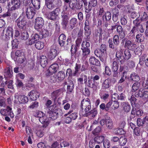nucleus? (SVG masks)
Masks as SVG:
<instances>
[{
	"instance_id": "nucleus-1",
	"label": "nucleus",
	"mask_w": 148,
	"mask_h": 148,
	"mask_svg": "<svg viewBox=\"0 0 148 148\" xmlns=\"http://www.w3.org/2000/svg\"><path fill=\"white\" fill-rule=\"evenodd\" d=\"M107 47L104 44H102L99 48H97L94 51L95 55L99 58L100 60L102 62L106 61L107 56Z\"/></svg>"
},
{
	"instance_id": "nucleus-2",
	"label": "nucleus",
	"mask_w": 148,
	"mask_h": 148,
	"mask_svg": "<svg viewBox=\"0 0 148 148\" xmlns=\"http://www.w3.org/2000/svg\"><path fill=\"white\" fill-rule=\"evenodd\" d=\"M121 44L124 45V48L131 51L134 50L137 46L132 40L128 39L126 40L125 38L122 40Z\"/></svg>"
},
{
	"instance_id": "nucleus-3",
	"label": "nucleus",
	"mask_w": 148,
	"mask_h": 148,
	"mask_svg": "<svg viewBox=\"0 0 148 148\" xmlns=\"http://www.w3.org/2000/svg\"><path fill=\"white\" fill-rule=\"evenodd\" d=\"M80 107L83 111L84 110L85 113L90 110L91 107L90 99L88 98L83 99L81 101Z\"/></svg>"
},
{
	"instance_id": "nucleus-4",
	"label": "nucleus",
	"mask_w": 148,
	"mask_h": 148,
	"mask_svg": "<svg viewBox=\"0 0 148 148\" xmlns=\"http://www.w3.org/2000/svg\"><path fill=\"white\" fill-rule=\"evenodd\" d=\"M23 10L26 12V16L29 19H32L36 13L34 8L29 5H25Z\"/></svg>"
},
{
	"instance_id": "nucleus-5",
	"label": "nucleus",
	"mask_w": 148,
	"mask_h": 148,
	"mask_svg": "<svg viewBox=\"0 0 148 148\" xmlns=\"http://www.w3.org/2000/svg\"><path fill=\"white\" fill-rule=\"evenodd\" d=\"M44 24L43 19L41 17H37L35 19L34 29L37 32H43V27Z\"/></svg>"
},
{
	"instance_id": "nucleus-6",
	"label": "nucleus",
	"mask_w": 148,
	"mask_h": 148,
	"mask_svg": "<svg viewBox=\"0 0 148 148\" xmlns=\"http://www.w3.org/2000/svg\"><path fill=\"white\" fill-rule=\"evenodd\" d=\"M69 5L70 8L72 10H80L82 7V1L77 0H70Z\"/></svg>"
},
{
	"instance_id": "nucleus-7",
	"label": "nucleus",
	"mask_w": 148,
	"mask_h": 148,
	"mask_svg": "<svg viewBox=\"0 0 148 148\" xmlns=\"http://www.w3.org/2000/svg\"><path fill=\"white\" fill-rule=\"evenodd\" d=\"M20 3L19 0H11V3H9L8 4V11L10 12L18 8Z\"/></svg>"
},
{
	"instance_id": "nucleus-8",
	"label": "nucleus",
	"mask_w": 148,
	"mask_h": 148,
	"mask_svg": "<svg viewBox=\"0 0 148 148\" xmlns=\"http://www.w3.org/2000/svg\"><path fill=\"white\" fill-rule=\"evenodd\" d=\"M65 75L64 72L63 71H60L56 75H54L51 77V80L54 83L56 82H59L63 80L65 78Z\"/></svg>"
},
{
	"instance_id": "nucleus-9",
	"label": "nucleus",
	"mask_w": 148,
	"mask_h": 148,
	"mask_svg": "<svg viewBox=\"0 0 148 148\" xmlns=\"http://www.w3.org/2000/svg\"><path fill=\"white\" fill-rule=\"evenodd\" d=\"M84 29L85 37L86 40H89L90 39V36L91 34V30L89 20H85Z\"/></svg>"
},
{
	"instance_id": "nucleus-10",
	"label": "nucleus",
	"mask_w": 148,
	"mask_h": 148,
	"mask_svg": "<svg viewBox=\"0 0 148 148\" xmlns=\"http://www.w3.org/2000/svg\"><path fill=\"white\" fill-rule=\"evenodd\" d=\"M97 0H89L88 4H86L84 7L85 12L86 13H89L92 10V7L96 6L97 5Z\"/></svg>"
},
{
	"instance_id": "nucleus-11",
	"label": "nucleus",
	"mask_w": 148,
	"mask_h": 148,
	"mask_svg": "<svg viewBox=\"0 0 148 148\" xmlns=\"http://www.w3.org/2000/svg\"><path fill=\"white\" fill-rule=\"evenodd\" d=\"M15 23L21 30H23L25 29L26 21L24 18L19 17L16 20Z\"/></svg>"
},
{
	"instance_id": "nucleus-12",
	"label": "nucleus",
	"mask_w": 148,
	"mask_h": 148,
	"mask_svg": "<svg viewBox=\"0 0 148 148\" xmlns=\"http://www.w3.org/2000/svg\"><path fill=\"white\" fill-rule=\"evenodd\" d=\"M116 60L119 61L121 64H123L125 62L123 51L122 49L117 51L116 54Z\"/></svg>"
},
{
	"instance_id": "nucleus-13",
	"label": "nucleus",
	"mask_w": 148,
	"mask_h": 148,
	"mask_svg": "<svg viewBox=\"0 0 148 148\" xmlns=\"http://www.w3.org/2000/svg\"><path fill=\"white\" fill-rule=\"evenodd\" d=\"M58 55L57 51L54 46H51L48 53V58L51 60H53Z\"/></svg>"
},
{
	"instance_id": "nucleus-14",
	"label": "nucleus",
	"mask_w": 148,
	"mask_h": 148,
	"mask_svg": "<svg viewBox=\"0 0 148 148\" xmlns=\"http://www.w3.org/2000/svg\"><path fill=\"white\" fill-rule=\"evenodd\" d=\"M99 84L98 82H95L92 80V76L90 78H88L87 85L89 88H92L93 90H96L97 89Z\"/></svg>"
},
{
	"instance_id": "nucleus-15",
	"label": "nucleus",
	"mask_w": 148,
	"mask_h": 148,
	"mask_svg": "<svg viewBox=\"0 0 148 148\" xmlns=\"http://www.w3.org/2000/svg\"><path fill=\"white\" fill-rule=\"evenodd\" d=\"M62 18L61 25L64 29H66L67 27L69 20V16L66 13H64L61 15Z\"/></svg>"
},
{
	"instance_id": "nucleus-16",
	"label": "nucleus",
	"mask_w": 148,
	"mask_h": 148,
	"mask_svg": "<svg viewBox=\"0 0 148 148\" xmlns=\"http://www.w3.org/2000/svg\"><path fill=\"white\" fill-rule=\"evenodd\" d=\"M116 31L120 38L122 40L124 39L125 36V31L124 29H123L121 25H119L117 26Z\"/></svg>"
},
{
	"instance_id": "nucleus-17",
	"label": "nucleus",
	"mask_w": 148,
	"mask_h": 148,
	"mask_svg": "<svg viewBox=\"0 0 148 148\" xmlns=\"http://www.w3.org/2000/svg\"><path fill=\"white\" fill-rule=\"evenodd\" d=\"M13 29L12 27H8L6 30L5 34V39L8 40L11 37H12L13 34Z\"/></svg>"
},
{
	"instance_id": "nucleus-18",
	"label": "nucleus",
	"mask_w": 148,
	"mask_h": 148,
	"mask_svg": "<svg viewBox=\"0 0 148 148\" xmlns=\"http://www.w3.org/2000/svg\"><path fill=\"white\" fill-rule=\"evenodd\" d=\"M68 82H65L64 84V85H67V92H71L74 88V84L73 81L71 80L68 79Z\"/></svg>"
},
{
	"instance_id": "nucleus-19",
	"label": "nucleus",
	"mask_w": 148,
	"mask_h": 148,
	"mask_svg": "<svg viewBox=\"0 0 148 148\" xmlns=\"http://www.w3.org/2000/svg\"><path fill=\"white\" fill-rule=\"evenodd\" d=\"M30 99L32 101H35L39 97L40 94L35 90H32L28 94Z\"/></svg>"
},
{
	"instance_id": "nucleus-20",
	"label": "nucleus",
	"mask_w": 148,
	"mask_h": 148,
	"mask_svg": "<svg viewBox=\"0 0 148 148\" xmlns=\"http://www.w3.org/2000/svg\"><path fill=\"white\" fill-rule=\"evenodd\" d=\"M111 86V80L109 78L105 79L101 84L102 88L106 90L110 88Z\"/></svg>"
},
{
	"instance_id": "nucleus-21",
	"label": "nucleus",
	"mask_w": 148,
	"mask_h": 148,
	"mask_svg": "<svg viewBox=\"0 0 148 148\" xmlns=\"http://www.w3.org/2000/svg\"><path fill=\"white\" fill-rule=\"evenodd\" d=\"M73 112V110L71 109L67 114H64V116H66L69 114L72 120H75L78 117V113L76 112Z\"/></svg>"
},
{
	"instance_id": "nucleus-22",
	"label": "nucleus",
	"mask_w": 148,
	"mask_h": 148,
	"mask_svg": "<svg viewBox=\"0 0 148 148\" xmlns=\"http://www.w3.org/2000/svg\"><path fill=\"white\" fill-rule=\"evenodd\" d=\"M69 25L70 28L71 29H73L78 25L77 19L74 17L71 18L69 21Z\"/></svg>"
},
{
	"instance_id": "nucleus-23",
	"label": "nucleus",
	"mask_w": 148,
	"mask_h": 148,
	"mask_svg": "<svg viewBox=\"0 0 148 148\" xmlns=\"http://www.w3.org/2000/svg\"><path fill=\"white\" fill-rule=\"evenodd\" d=\"M38 32V34L37 33L33 34L31 36L36 42L39 39H41L43 37V32Z\"/></svg>"
},
{
	"instance_id": "nucleus-24",
	"label": "nucleus",
	"mask_w": 148,
	"mask_h": 148,
	"mask_svg": "<svg viewBox=\"0 0 148 148\" xmlns=\"http://www.w3.org/2000/svg\"><path fill=\"white\" fill-rule=\"evenodd\" d=\"M47 113L49 114V118L51 120H55L58 117V113L57 112L49 110Z\"/></svg>"
},
{
	"instance_id": "nucleus-25",
	"label": "nucleus",
	"mask_w": 148,
	"mask_h": 148,
	"mask_svg": "<svg viewBox=\"0 0 148 148\" xmlns=\"http://www.w3.org/2000/svg\"><path fill=\"white\" fill-rule=\"evenodd\" d=\"M66 39V37L64 34H62L60 35L58 38V42L60 46H64Z\"/></svg>"
},
{
	"instance_id": "nucleus-26",
	"label": "nucleus",
	"mask_w": 148,
	"mask_h": 148,
	"mask_svg": "<svg viewBox=\"0 0 148 148\" xmlns=\"http://www.w3.org/2000/svg\"><path fill=\"white\" fill-rule=\"evenodd\" d=\"M117 123L119 128H124L126 125V119L124 117L120 118L119 119Z\"/></svg>"
},
{
	"instance_id": "nucleus-27",
	"label": "nucleus",
	"mask_w": 148,
	"mask_h": 148,
	"mask_svg": "<svg viewBox=\"0 0 148 148\" xmlns=\"http://www.w3.org/2000/svg\"><path fill=\"white\" fill-rule=\"evenodd\" d=\"M89 61L91 64L100 66L101 64L99 61L95 57L91 56L89 59Z\"/></svg>"
},
{
	"instance_id": "nucleus-28",
	"label": "nucleus",
	"mask_w": 148,
	"mask_h": 148,
	"mask_svg": "<svg viewBox=\"0 0 148 148\" xmlns=\"http://www.w3.org/2000/svg\"><path fill=\"white\" fill-rule=\"evenodd\" d=\"M39 121L41 123L43 124L45 127L47 126L50 123L49 119L47 118V117L45 114L42 117L39 119Z\"/></svg>"
},
{
	"instance_id": "nucleus-29",
	"label": "nucleus",
	"mask_w": 148,
	"mask_h": 148,
	"mask_svg": "<svg viewBox=\"0 0 148 148\" xmlns=\"http://www.w3.org/2000/svg\"><path fill=\"white\" fill-rule=\"evenodd\" d=\"M123 110L125 112L127 113L131 109L130 105L127 102H123L121 103Z\"/></svg>"
},
{
	"instance_id": "nucleus-30",
	"label": "nucleus",
	"mask_w": 148,
	"mask_h": 148,
	"mask_svg": "<svg viewBox=\"0 0 148 148\" xmlns=\"http://www.w3.org/2000/svg\"><path fill=\"white\" fill-rule=\"evenodd\" d=\"M97 113V110H93L89 111L83 115V116L84 117H88L89 116L92 117H95L96 116Z\"/></svg>"
},
{
	"instance_id": "nucleus-31",
	"label": "nucleus",
	"mask_w": 148,
	"mask_h": 148,
	"mask_svg": "<svg viewBox=\"0 0 148 148\" xmlns=\"http://www.w3.org/2000/svg\"><path fill=\"white\" fill-rule=\"evenodd\" d=\"M82 51V59L83 60H85L87 58L88 55L90 52V49H81Z\"/></svg>"
},
{
	"instance_id": "nucleus-32",
	"label": "nucleus",
	"mask_w": 148,
	"mask_h": 148,
	"mask_svg": "<svg viewBox=\"0 0 148 148\" xmlns=\"http://www.w3.org/2000/svg\"><path fill=\"white\" fill-rule=\"evenodd\" d=\"M48 59L45 56H42L40 57V63L41 66L43 68L46 66L47 64Z\"/></svg>"
},
{
	"instance_id": "nucleus-33",
	"label": "nucleus",
	"mask_w": 148,
	"mask_h": 148,
	"mask_svg": "<svg viewBox=\"0 0 148 148\" xmlns=\"http://www.w3.org/2000/svg\"><path fill=\"white\" fill-rule=\"evenodd\" d=\"M84 38L85 39V41H84L82 42L81 44V49H90V44L88 41H90V39L89 40H86L84 37Z\"/></svg>"
},
{
	"instance_id": "nucleus-34",
	"label": "nucleus",
	"mask_w": 148,
	"mask_h": 148,
	"mask_svg": "<svg viewBox=\"0 0 148 148\" xmlns=\"http://www.w3.org/2000/svg\"><path fill=\"white\" fill-rule=\"evenodd\" d=\"M111 18V14L110 12L109 11L105 12L104 14L102 16V19L104 21H109Z\"/></svg>"
},
{
	"instance_id": "nucleus-35",
	"label": "nucleus",
	"mask_w": 148,
	"mask_h": 148,
	"mask_svg": "<svg viewBox=\"0 0 148 148\" xmlns=\"http://www.w3.org/2000/svg\"><path fill=\"white\" fill-rule=\"evenodd\" d=\"M113 12L112 19L113 21L116 22L118 19V16L119 15V10L116 8L114 9Z\"/></svg>"
},
{
	"instance_id": "nucleus-36",
	"label": "nucleus",
	"mask_w": 148,
	"mask_h": 148,
	"mask_svg": "<svg viewBox=\"0 0 148 148\" xmlns=\"http://www.w3.org/2000/svg\"><path fill=\"white\" fill-rule=\"evenodd\" d=\"M59 68L58 64L57 63H54L51 65L49 69L52 73H55L58 70Z\"/></svg>"
},
{
	"instance_id": "nucleus-37",
	"label": "nucleus",
	"mask_w": 148,
	"mask_h": 148,
	"mask_svg": "<svg viewBox=\"0 0 148 148\" xmlns=\"http://www.w3.org/2000/svg\"><path fill=\"white\" fill-rule=\"evenodd\" d=\"M45 4L48 8L50 10H52L55 7V5L53 4L54 1L52 0H45Z\"/></svg>"
},
{
	"instance_id": "nucleus-38",
	"label": "nucleus",
	"mask_w": 148,
	"mask_h": 148,
	"mask_svg": "<svg viewBox=\"0 0 148 148\" xmlns=\"http://www.w3.org/2000/svg\"><path fill=\"white\" fill-rule=\"evenodd\" d=\"M145 39V36L140 33L137 34L136 36V41L137 42L141 43L143 42Z\"/></svg>"
},
{
	"instance_id": "nucleus-39",
	"label": "nucleus",
	"mask_w": 148,
	"mask_h": 148,
	"mask_svg": "<svg viewBox=\"0 0 148 148\" xmlns=\"http://www.w3.org/2000/svg\"><path fill=\"white\" fill-rule=\"evenodd\" d=\"M18 99L19 102L21 103H25L29 101L28 98L25 95H20Z\"/></svg>"
},
{
	"instance_id": "nucleus-40",
	"label": "nucleus",
	"mask_w": 148,
	"mask_h": 148,
	"mask_svg": "<svg viewBox=\"0 0 148 148\" xmlns=\"http://www.w3.org/2000/svg\"><path fill=\"white\" fill-rule=\"evenodd\" d=\"M17 15L16 13L14 12H12V11L9 12L8 11L6 13L4 14H3L4 17L7 16H10L11 18L12 19H15L17 17Z\"/></svg>"
},
{
	"instance_id": "nucleus-41",
	"label": "nucleus",
	"mask_w": 148,
	"mask_h": 148,
	"mask_svg": "<svg viewBox=\"0 0 148 148\" xmlns=\"http://www.w3.org/2000/svg\"><path fill=\"white\" fill-rule=\"evenodd\" d=\"M13 73L12 70H10V68L6 69L4 73V77L5 78H10L13 77Z\"/></svg>"
},
{
	"instance_id": "nucleus-42",
	"label": "nucleus",
	"mask_w": 148,
	"mask_h": 148,
	"mask_svg": "<svg viewBox=\"0 0 148 148\" xmlns=\"http://www.w3.org/2000/svg\"><path fill=\"white\" fill-rule=\"evenodd\" d=\"M139 16H141L140 18L141 21L145 22L148 20V15L146 12H144L143 14L141 12H139Z\"/></svg>"
},
{
	"instance_id": "nucleus-43",
	"label": "nucleus",
	"mask_w": 148,
	"mask_h": 148,
	"mask_svg": "<svg viewBox=\"0 0 148 148\" xmlns=\"http://www.w3.org/2000/svg\"><path fill=\"white\" fill-rule=\"evenodd\" d=\"M107 127L110 129H112L113 127V122L112 120L109 117H107L106 119V123Z\"/></svg>"
},
{
	"instance_id": "nucleus-44",
	"label": "nucleus",
	"mask_w": 148,
	"mask_h": 148,
	"mask_svg": "<svg viewBox=\"0 0 148 148\" xmlns=\"http://www.w3.org/2000/svg\"><path fill=\"white\" fill-rule=\"evenodd\" d=\"M113 96H115L117 97V99L118 100H121V101H124L125 98V96L123 92L121 93L120 94H119V95L117 93H114L112 95V97L115 98V97H114Z\"/></svg>"
},
{
	"instance_id": "nucleus-45",
	"label": "nucleus",
	"mask_w": 148,
	"mask_h": 148,
	"mask_svg": "<svg viewBox=\"0 0 148 148\" xmlns=\"http://www.w3.org/2000/svg\"><path fill=\"white\" fill-rule=\"evenodd\" d=\"M104 139V137L103 136H97L94 138V141L97 144H100L103 142Z\"/></svg>"
},
{
	"instance_id": "nucleus-46",
	"label": "nucleus",
	"mask_w": 148,
	"mask_h": 148,
	"mask_svg": "<svg viewBox=\"0 0 148 148\" xmlns=\"http://www.w3.org/2000/svg\"><path fill=\"white\" fill-rule=\"evenodd\" d=\"M78 48L77 46L75 45H71V56H76L75 54L77 51Z\"/></svg>"
},
{
	"instance_id": "nucleus-47",
	"label": "nucleus",
	"mask_w": 148,
	"mask_h": 148,
	"mask_svg": "<svg viewBox=\"0 0 148 148\" xmlns=\"http://www.w3.org/2000/svg\"><path fill=\"white\" fill-rule=\"evenodd\" d=\"M130 79L131 80L135 82H138L140 80L139 75L135 73H131L130 76Z\"/></svg>"
},
{
	"instance_id": "nucleus-48",
	"label": "nucleus",
	"mask_w": 148,
	"mask_h": 148,
	"mask_svg": "<svg viewBox=\"0 0 148 148\" xmlns=\"http://www.w3.org/2000/svg\"><path fill=\"white\" fill-rule=\"evenodd\" d=\"M124 56L125 61L128 60L131 57L130 51L129 50L125 49L124 52Z\"/></svg>"
},
{
	"instance_id": "nucleus-49",
	"label": "nucleus",
	"mask_w": 148,
	"mask_h": 148,
	"mask_svg": "<svg viewBox=\"0 0 148 148\" xmlns=\"http://www.w3.org/2000/svg\"><path fill=\"white\" fill-rule=\"evenodd\" d=\"M34 7L36 9H38L40 7V0H32L31 1Z\"/></svg>"
},
{
	"instance_id": "nucleus-50",
	"label": "nucleus",
	"mask_w": 148,
	"mask_h": 148,
	"mask_svg": "<svg viewBox=\"0 0 148 148\" xmlns=\"http://www.w3.org/2000/svg\"><path fill=\"white\" fill-rule=\"evenodd\" d=\"M21 53L22 52L20 50H17L15 52V56H17L18 57H20V58H19V59H22L21 60L19 61L21 63H23L25 60V58L24 57L23 58L22 56H21Z\"/></svg>"
},
{
	"instance_id": "nucleus-51",
	"label": "nucleus",
	"mask_w": 148,
	"mask_h": 148,
	"mask_svg": "<svg viewBox=\"0 0 148 148\" xmlns=\"http://www.w3.org/2000/svg\"><path fill=\"white\" fill-rule=\"evenodd\" d=\"M44 46V42L41 41L36 42L35 44L36 48L38 50L42 49L43 48Z\"/></svg>"
},
{
	"instance_id": "nucleus-52",
	"label": "nucleus",
	"mask_w": 148,
	"mask_h": 148,
	"mask_svg": "<svg viewBox=\"0 0 148 148\" xmlns=\"http://www.w3.org/2000/svg\"><path fill=\"white\" fill-rule=\"evenodd\" d=\"M21 38L22 40H27L28 38L29 35L28 33L27 32L25 31H24V30H23L21 32Z\"/></svg>"
},
{
	"instance_id": "nucleus-53",
	"label": "nucleus",
	"mask_w": 148,
	"mask_h": 148,
	"mask_svg": "<svg viewBox=\"0 0 148 148\" xmlns=\"http://www.w3.org/2000/svg\"><path fill=\"white\" fill-rule=\"evenodd\" d=\"M127 142V139L125 136H121L119 138V144L121 146H123L125 145Z\"/></svg>"
},
{
	"instance_id": "nucleus-54",
	"label": "nucleus",
	"mask_w": 148,
	"mask_h": 148,
	"mask_svg": "<svg viewBox=\"0 0 148 148\" xmlns=\"http://www.w3.org/2000/svg\"><path fill=\"white\" fill-rule=\"evenodd\" d=\"M134 95H132L129 98V99L131 103L132 107L136 106V102L137 101V99L135 97Z\"/></svg>"
},
{
	"instance_id": "nucleus-55",
	"label": "nucleus",
	"mask_w": 148,
	"mask_h": 148,
	"mask_svg": "<svg viewBox=\"0 0 148 148\" xmlns=\"http://www.w3.org/2000/svg\"><path fill=\"white\" fill-rule=\"evenodd\" d=\"M133 134L134 136H138L140 135L141 128L138 127H137L135 129H134L133 130Z\"/></svg>"
},
{
	"instance_id": "nucleus-56",
	"label": "nucleus",
	"mask_w": 148,
	"mask_h": 148,
	"mask_svg": "<svg viewBox=\"0 0 148 148\" xmlns=\"http://www.w3.org/2000/svg\"><path fill=\"white\" fill-rule=\"evenodd\" d=\"M109 46L110 48L115 50H117V47L113 43V41L112 39L109 38L108 40Z\"/></svg>"
},
{
	"instance_id": "nucleus-57",
	"label": "nucleus",
	"mask_w": 148,
	"mask_h": 148,
	"mask_svg": "<svg viewBox=\"0 0 148 148\" xmlns=\"http://www.w3.org/2000/svg\"><path fill=\"white\" fill-rule=\"evenodd\" d=\"M138 28L133 26L130 32L128 34V37L130 38V36L134 37L136 31H138Z\"/></svg>"
},
{
	"instance_id": "nucleus-58",
	"label": "nucleus",
	"mask_w": 148,
	"mask_h": 148,
	"mask_svg": "<svg viewBox=\"0 0 148 148\" xmlns=\"http://www.w3.org/2000/svg\"><path fill=\"white\" fill-rule=\"evenodd\" d=\"M111 69L112 71H117L119 69L118 64L116 61H114L111 66Z\"/></svg>"
},
{
	"instance_id": "nucleus-59",
	"label": "nucleus",
	"mask_w": 148,
	"mask_h": 148,
	"mask_svg": "<svg viewBox=\"0 0 148 148\" xmlns=\"http://www.w3.org/2000/svg\"><path fill=\"white\" fill-rule=\"evenodd\" d=\"M119 37L118 35H115L113 37V41L114 44L117 47L119 44Z\"/></svg>"
},
{
	"instance_id": "nucleus-60",
	"label": "nucleus",
	"mask_w": 148,
	"mask_h": 148,
	"mask_svg": "<svg viewBox=\"0 0 148 148\" xmlns=\"http://www.w3.org/2000/svg\"><path fill=\"white\" fill-rule=\"evenodd\" d=\"M143 99L146 101L148 100V91L143 89L142 90V97Z\"/></svg>"
},
{
	"instance_id": "nucleus-61",
	"label": "nucleus",
	"mask_w": 148,
	"mask_h": 148,
	"mask_svg": "<svg viewBox=\"0 0 148 148\" xmlns=\"http://www.w3.org/2000/svg\"><path fill=\"white\" fill-rule=\"evenodd\" d=\"M139 86L140 84L139 82H136L134 83L132 86V92H134L137 91L139 88Z\"/></svg>"
},
{
	"instance_id": "nucleus-62",
	"label": "nucleus",
	"mask_w": 148,
	"mask_h": 148,
	"mask_svg": "<svg viewBox=\"0 0 148 148\" xmlns=\"http://www.w3.org/2000/svg\"><path fill=\"white\" fill-rule=\"evenodd\" d=\"M81 67V65L80 64H78L76 63L75 64V66L74 68L75 71L73 73L74 75H77L78 74V72Z\"/></svg>"
},
{
	"instance_id": "nucleus-63",
	"label": "nucleus",
	"mask_w": 148,
	"mask_h": 148,
	"mask_svg": "<svg viewBox=\"0 0 148 148\" xmlns=\"http://www.w3.org/2000/svg\"><path fill=\"white\" fill-rule=\"evenodd\" d=\"M119 71L120 72H127L128 71V68L127 66L125 65H120Z\"/></svg>"
},
{
	"instance_id": "nucleus-64",
	"label": "nucleus",
	"mask_w": 148,
	"mask_h": 148,
	"mask_svg": "<svg viewBox=\"0 0 148 148\" xmlns=\"http://www.w3.org/2000/svg\"><path fill=\"white\" fill-rule=\"evenodd\" d=\"M103 146L105 148H110L111 144L110 141L108 139H105L103 141Z\"/></svg>"
}]
</instances>
